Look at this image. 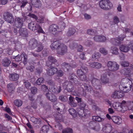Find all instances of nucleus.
Listing matches in <instances>:
<instances>
[{
  "label": "nucleus",
  "mask_w": 133,
  "mask_h": 133,
  "mask_svg": "<svg viewBox=\"0 0 133 133\" xmlns=\"http://www.w3.org/2000/svg\"><path fill=\"white\" fill-rule=\"evenodd\" d=\"M132 79L125 78L123 79L119 85V88L120 90L124 92L127 93L130 90L132 85Z\"/></svg>",
  "instance_id": "f257e3e1"
},
{
  "label": "nucleus",
  "mask_w": 133,
  "mask_h": 133,
  "mask_svg": "<svg viewBox=\"0 0 133 133\" xmlns=\"http://www.w3.org/2000/svg\"><path fill=\"white\" fill-rule=\"evenodd\" d=\"M28 27L30 29L36 32L45 34L41 26L34 22H31L29 24Z\"/></svg>",
  "instance_id": "f03ea898"
},
{
  "label": "nucleus",
  "mask_w": 133,
  "mask_h": 133,
  "mask_svg": "<svg viewBox=\"0 0 133 133\" xmlns=\"http://www.w3.org/2000/svg\"><path fill=\"white\" fill-rule=\"evenodd\" d=\"M100 7L102 9L108 10L112 7V4L109 0H102L99 3Z\"/></svg>",
  "instance_id": "7ed1b4c3"
},
{
  "label": "nucleus",
  "mask_w": 133,
  "mask_h": 133,
  "mask_svg": "<svg viewBox=\"0 0 133 133\" xmlns=\"http://www.w3.org/2000/svg\"><path fill=\"white\" fill-rule=\"evenodd\" d=\"M108 70L111 71H114L118 70L119 68V65L117 63L114 61H110L107 64Z\"/></svg>",
  "instance_id": "20e7f679"
},
{
  "label": "nucleus",
  "mask_w": 133,
  "mask_h": 133,
  "mask_svg": "<svg viewBox=\"0 0 133 133\" xmlns=\"http://www.w3.org/2000/svg\"><path fill=\"white\" fill-rule=\"evenodd\" d=\"M64 89L69 92H71L74 89V87L71 81H66L63 84Z\"/></svg>",
  "instance_id": "39448f33"
},
{
  "label": "nucleus",
  "mask_w": 133,
  "mask_h": 133,
  "mask_svg": "<svg viewBox=\"0 0 133 133\" xmlns=\"http://www.w3.org/2000/svg\"><path fill=\"white\" fill-rule=\"evenodd\" d=\"M67 46L62 43L59 48L57 50V53L59 55H63L67 52Z\"/></svg>",
  "instance_id": "423d86ee"
},
{
  "label": "nucleus",
  "mask_w": 133,
  "mask_h": 133,
  "mask_svg": "<svg viewBox=\"0 0 133 133\" xmlns=\"http://www.w3.org/2000/svg\"><path fill=\"white\" fill-rule=\"evenodd\" d=\"M78 114L81 117L85 118L88 117L90 113L89 111L87 110L78 108L77 110Z\"/></svg>",
  "instance_id": "0eeeda50"
},
{
  "label": "nucleus",
  "mask_w": 133,
  "mask_h": 133,
  "mask_svg": "<svg viewBox=\"0 0 133 133\" xmlns=\"http://www.w3.org/2000/svg\"><path fill=\"white\" fill-rule=\"evenodd\" d=\"M89 78L90 80L91 81L92 84L95 88L97 89H98L100 88V86L99 85V80L94 78L93 76L90 77V76H89Z\"/></svg>",
  "instance_id": "6e6552de"
},
{
  "label": "nucleus",
  "mask_w": 133,
  "mask_h": 133,
  "mask_svg": "<svg viewBox=\"0 0 133 133\" xmlns=\"http://www.w3.org/2000/svg\"><path fill=\"white\" fill-rule=\"evenodd\" d=\"M4 17L5 21L11 23L14 21V18L12 15L9 12L5 13L3 15Z\"/></svg>",
  "instance_id": "1a4fd4ad"
},
{
  "label": "nucleus",
  "mask_w": 133,
  "mask_h": 133,
  "mask_svg": "<svg viewBox=\"0 0 133 133\" xmlns=\"http://www.w3.org/2000/svg\"><path fill=\"white\" fill-rule=\"evenodd\" d=\"M83 92L85 91L83 94V95L85 96L87 92H90L92 90V88L89 85L84 83L82 87Z\"/></svg>",
  "instance_id": "9d476101"
},
{
  "label": "nucleus",
  "mask_w": 133,
  "mask_h": 133,
  "mask_svg": "<svg viewBox=\"0 0 133 133\" xmlns=\"http://www.w3.org/2000/svg\"><path fill=\"white\" fill-rule=\"evenodd\" d=\"M77 76L73 74L70 75L68 77L69 79L71 80V81H73L76 85L81 86V83L77 80Z\"/></svg>",
  "instance_id": "9b49d317"
},
{
  "label": "nucleus",
  "mask_w": 133,
  "mask_h": 133,
  "mask_svg": "<svg viewBox=\"0 0 133 133\" xmlns=\"http://www.w3.org/2000/svg\"><path fill=\"white\" fill-rule=\"evenodd\" d=\"M27 56L24 53H23L21 54H18L17 55V61H21L23 58V63L25 65L27 63Z\"/></svg>",
  "instance_id": "f8f14e48"
},
{
  "label": "nucleus",
  "mask_w": 133,
  "mask_h": 133,
  "mask_svg": "<svg viewBox=\"0 0 133 133\" xmlns=\"http://www.w3.org/2000/svg\"><path fill=\"white\" fill-rule=\"evenodd\" d=\"M125 37V35H120L119 36L118 39L115 38H112L111 39V42L112 44L117 45L120 43V40L122 41Z\"/></svg>",
  "instance_id": "ddd939ff"
},
{
  "label": "nucleus",
  "mask_w": 133,
  "mask_h": 133,
  "mask_svg": "<svg viewBox=\"0 0 133 133\" xmlns=\"http://www.w3.org/2000/svg\"><path fill=\"white\" fill-rule=\"evenodd\" d=\"M62 43L59 41H56L52 42L50 45V48L51 49L54 50L55 49L57 50L59 48Z\"/></svg>",
  "instance_id": "4468645a"
},
{
  "label": "nucleus",
  "mask_w": 133,
  "mask_h": 133,
  "mask_svg": "<svg viewBox=\"0 0 133 133\" xmlns=\"http://www.w3.org/2000/svg\"><path fill=\"white\" fill-rule=\"evenodd\" d=\"M39 44L37 41L35 39H31L29 43V45L32 49L36 48Z\"/></svg>",
  "instance_id": "2eb2a0df"
},
{
  "label": "nucleus",
  "mask_w": 133,
  "mask_h": 133,
  "mask_svg": "<svg viewBox=\"0 0 133 133\" xmlns=\"http://www.w3.org/2000/svg\"><path fill=\"white\" fill-rule=\"evenodd\" d=\"M107 73H105L102 74L101 77V81L104 84L108 83L109 82V79L107 77Z\"/></svg>",
  "instance_id": "dca6fc26"
},
{
  "label": "nucleus",
  "mask_w": 133,
  "mask_h": 133,
  "mask_svg": "<svg viewBox=\"0 0 133 133\" xmlns=\"http://www.w3.org/2000/svg\"><path fill=\"white\" fill-rule=\"evenodd\" d=\"M57 71V68L51 67L47 70V73L49 75H52L55 74Z\"/></svg>",
  "instance_id": "f3484780"
},
{
  "label": "nucleus",
  "mask_w": 133,
  "mask_h": 133,
  "mask_svg": "<svg viewBox=\"0 0 133 133\" xmlns=\"http://www.w3.org/2000/svg\"><path fill=\"white\" fill-rule=\"evenodd\" d=\"M112 130V127L110 124H106L105 125L103 128V131L105 133H109Z\"/></svg>",
  "instance_id": "a211bd4d"
},
{
  "label": "nucleus",
  "mask_w": 133,
  "mask_h": 133,
  "mask_svg": "<svg viewBox=\"0 0 133 133\" xmlns=\"http://www.w3.org/2000/svg\"><path fill=\"white\" fill-rule=\"evenodd\" d=\"M89 65L91 68L99 69L102 67V64L98 62H92L89 63Z\"/></svg>",
  "instance_id": "6ab92c4d"
},
{
  "label": "nucleus",
  "mask_w": 133,
  "mask_h": 133,
  "mask_svg": "<svg viewBox=\"0 0 133 133\" xmlns=\"http://www.w3.org/2000/svg\"><path fill=\"white\" fill-rule=\"evenodd\" d=\"M45 95L47 98L52 102H55L57 100L56 97L53 94L48 93Z\"/></svg>",
  "instance_id": "aec40b11"
},
{
  "label": "nucleus",
  "mask_w": 133,
  "mask_h": 133,
  "mask_svg": "<svg viewBox=\"0 0 133 133\" xmlns=\"http://www.w3.org/2000/svg\"><path fill=\"white\" fill-rule=\"evenodd\" d=\"M112 106L117 111L120 112H123V111L121 109V108L120 106L119 102H114L112 104Z\"/></svg>",
  "instance_id": "412c9836"
},
{
  "label": "nucleus",
  "mask_w": 133,
  "mask_h": 133,
  "mask_svg": "<svg viewBox=\"0 0 133 133\" xmlns=\"http://www.w3.org/2000/svg\"><path fill=\"white\" fill-rule=\"evenodd\" d=\"M129 102V101L126 102L124 100L122 101L121 102H119L120 106L121 108V109L123 111V112H121L123 113L127 111V109L125 108L127 106V104Z\"/></svg>",
  "instance_id": "4be33fe9"
},
{
  "label": "nucleus",
  "mask_w": 133,
  "mask_h": 133,
  "mask_svg": "<svg viewBox=\"0 0 133 133\" xmlns=\"http://www.w3.org/2000/svg\"><path fill=\"white\" fill-rule=\"evenodd\" d=\"M112 120L115 123L118 124H120L122 122L121 118L118 116H112Z\"/></svg>",
  "instance_id": "5701e85b"
},
{
  "label": "nucleus",
  "mask_w": 133,
  "mask_h": 133,
  "mask_svg": "<svg viewBox=\"0 0 133 133\" xmlns=\"http://www.w3.org/2000/svg\"><path fill=\"white\" fill-rule=\"evenodd\" d=\"M0 34L6 37H9L11 35V32L7 30H0Z\"/></svg>",
  "instance_id": "b1692460"
},
{
  "label": "nucleus",
  "mask_w": 133,
  "mask_h": 133,
  "mask_svg": "<svg viewBox=\"0 0 133 133\" xmlns=\"http://www.w3.org/2000/svg\"><path fill=\"white\" fill-rule=\"evenodd\" d=\"M20 36L23 37H26L28 35L27 30L25 28H21L19 31Z\"/></svg>",
  "instance_id": "393cba45"
},
{
  "label": "nucleus",
  "mask_w": 133,
  "mask_h": 133,
  "mask_svg": "<svg viewBox=\"0 0 133 133\" xmlns=\"http://www.w3.org/2000/svg\"><path fill=\"white\" fill-rule=\"evenodd\" d=\"M129 69L125 68L121 70V71L123 72V74L126 75L127 76L131 77L132 74L131 72V71Z\"/></svg>",
  "instance_id": "a878e982"
},
{
  "label": "nucleus",
  "mask_w": 133,
  "mask_h": 133,
  "mask_svg": "<svg viewBox=\"0 0 133 133\" xmlns=\"http://www.w3.org/2000/svg\"><path fill=\"white\" fill-rule=\"evenodd\" d=\"M62 66V68L65 72L69 71L71 68V66L66 63H63Z\"/></svg>",
  "instance_id": "bb28decb"
},
{
  "label": "nucleus",
  "mask_w": 133,
  "mask_h": 133,
  "mask_svg": "<svg viewBox=\"0 0 133 133\" xmlns=\"http://www.w3.org/2000/svg\"><path fill=\"white\" fill-rule=\"evenodd\" d=\"M11 63L10 61L7 58H5L2 61V64L5 66H8Z\"/></svg>",
  "instance_id": "cd10ccee"
},
{
  "label": "nucleus",
  "mask_w": 133,
  "mask_h": 133,
  "mask_svg": "<svg viewBox=\"0 0 133 133\" xmlns=\"http://www.w3.org/2000/svg\"><path fill=\"white\" fill-rule=\"evenodd\" d=\"M119 49L121 51L127 52L129 50V47L125 45H122L119 47Z\"/></svg>",
  "instance_id": "c85d7f7f"
},
{
  "label": "nucleus",
  "mask_w": 133,
  "mask_h": 133,
  "mask_svg": "<svg viewBox=\"0 0 133 133\" xmlns=\"http://www.w3.org/2000/svg\"><path fill=\"white\" fill-rule=\"evenodd\" d=\"M49 90L50 92L52 93L56 92L59 93L61 91L60 87H59V89H57L54 87V85L51 86L49 87Z\"/></svg>",
  "instance_id": "c756f323"
},
{
  "label": "nucleus",
  "mask_w": 133,
  "mask_h": 133,
  "mask_svg": "<svg viewBox=\"0 0 133 133\" xmlns=\"http://www.w3.org/2000/svg\"><path fill=\"white\" fill-rule=\"evenodd\" d=\"M87 32L89 35L95 36L97 35V33L96 30L92 29H89L87 30Z\"/></svg>",
  "instance_id": "7c9ffc66"
},
{
  "label": "nucleus",
  "mask_w": 133,
  "mask_h": 133,
  "mask_svg": "<svg viewBox=\"0 0 133 133\" xmlns=\"http://www.w3.org/2000/svg\"><path fill=\"white\" fill-rule=\"evenodd\" d=\"M92 119L94 121L101 122L103 121L104 120V118H102L98 116H93Z\"/></svg>",
  "instance_id": "2f4dec72"
},
{
  "label": "nucleus",
  "mask_w": 133,
  "mask_h": 133,
  "mask_svg": "<svg viewBox=\"0 0 133 133\" xmlns=\"http://www.w3.org/2000/svg\"><path fill=\"white\" fill-rule=\"evenodd\" d=\"M69 112L70 114L72 116L74 117H75L77 116V113L73 108H71L69 109Z\"/></svg>",
  "instance_id": "473e14b6"
},
{
  "label": "nucleus",
  "mask_w": 133,
  "mask_h": 133,
  "mask_svg": "<svg viewBox=\"0 0 133 133\" xmlns=\"http://www.w3.org/2000/svg\"><path fill=\"white\" fill-rule=\"evenodd\" d=\"M76 31V30L75 29L73 28H70L67 33V35L68 36H70L73 35L75 32Z\"/></svg>",
  "instance_id": "72a5a7b5"
},
{
  "label": "nucleus",
  "mask_w": 133,
  "mask_h": 133,
  "mask_svg": "<svg viewBox=\"0 0 133 133\" xmlns=\"http://www.w3.org/2000/svg\"><path fill=\"white\" fill-rule=\"evenodd\" d=\"M119 22V19L117 16H115L113 18V21H111L110 24L111 26L112 25H115V24H117Z\"/></svg>",
  "instance_id": "f704fd0d"
},
{
  "label": "nucleus",
  "mask_w": 133,
  "mask_h": 133,
  "mask_svg": "<svg viewBox=\"0 0 133 133\" xmlns=\"http://www.w3.org/2000/svg\"><path fill=\"white\" fill-rule=\"evenodd\" d=\"M23 21L22 18H17V28H20L23 25Z\"/></svg>",
  "instance_id": "c9c22d12"
},
{
  "label": "nucleus",
  "mask_w": 133,
  "mask_h": 133,
  "mask_svg": "<svg viewBox=\"0 0 133 133\" xmlns=\"http://www.w3.org/2000/svg\"><path fill=\"white\" fill-rule=\"evenodd\" d=\"M110 51L112 54L115 55H118V49L115 46H112L111 48Z\"/></svg>",
  "instance_id": "e433bc0d"
},
{
  "label": "nucleus",
  "mask_w": 133,
  "mask_h": 133,
  "mask_svg": "<svg viewBox=\"0 0 133 133\" xmlns=\"http://www.w3.org/2000/svg\"><path fill=\"white\" fill-rule=\"evenodd\" d=\"M49 130V128L48 126L44 125L41 129V130L40 131V133H47V132Z\"/></svg>",
  "instance_id": "4c0bfd02"
},
{
  "label": "nucleus",
  "mask_w": 133,
  "mask_h": 133,
  "mask_svg": "<svg viewBox=\"0 0 133 133\" xmlns=\"http://www.w3.org/2000/svg\"><path fill=\"white\" fill-rule=\"evenodd\" d=\"M8 91L9 92H11L14 90L15 89L14 85L12 83H9L7 85Z\"/></svg>",
  "instance_id": "58836bf2"
},
{
  "label": "nucleus",
  "mask_w": 133,
  "mask_h": 133,
  "mask_svg": "<svg viewBox=\"0 0 133 133\" xmlns=\"http://www.w3.org/2000/svg\"><path fill=\"white\" fill-rule=\"evenodd\" d=\"M9 78L10 80L12 81H16L17 80V74L12 73L10 74Z\"/></svg>",
  "instance_id": "ea45409f"
},
{
  "label": "nucleus",
  "mask_w": 133,
  "mask_h": 133,
  "mask_svg": "<svg viewBox=\"0 0 133 133\" xmlns=\"http://www.w3.org/2000/svg\"><path fill=\"white\" fill-rule=\"evenodd\" d=\"M58 29L57 26L55 24H53L50 26V30L52 32H55Z\"/></svg>",
  "instance_id": "a19ab883"
},
{
  "label": "nucleus",
  "mask_w": 133,
  "mask_h": 133,
  "mask_svg": "<svg viewBox=\"0 0 133 133\" xmlns=\"http://www.w3.org/2000/svg\"><path fill=\"white\" fill-rule=\"evenodd\" d=\"M72 129L70 128H67L64 129L62 131V133H73Z\"/></svg>",
  "instance_id": "79ce46f5"
},
{
  "label": "nucleus",
  "mask_w": 133,
  "mask_h": 133,
  "mask_svg": "<svg viewBox=\"0 0 133 133\" xmlns=\"http://www.w3.org/2000/svg\"><path fill=\"white\" fill-rule=\"evenodd\" d=\"M101 56L100 54L98 52H95L92 55V57L94 59H98Z\"/></svg>",
  "instance_id": "37998d69"
},
{
  "label": "nucleus",
  "mask_w": 133,
  "mask_h": 133,
  "mask_svg": "<svg viewBox=\"0 0 133 133\" xmlns=\"http://www.w3.org/2000/svg\"><path fill=\"white\" fill-rule=\"evenodd\" d=\"M48 60L50 62L53 63L55 64L57 62V60L54 57L50 56L48 57Z\"/></svg>",
  "instance_id": "c03bdc74"
},
{
  "label": "nucleus",
  "mask_w": 133,
  "mask_h": 133,
  "mask_svg": "<svg viewBox=\"0 0 133 133\" xmlns=\"http://www.w3.org/2000/svg\"><path fill=\"white\" fill-rule=\"evenodd\" d=\"M32 5L34 6L36 8H39L41 6L42 4L41 1L39 0L38 1H36Z\"/></svg>",
  "instance_id": "a18cd8bd"
},
{
  "label": "nucleus",
  "mask_w": 133,
  "mask_h": 133,
  "mask_svg": "<svg viewBox=\"0 0 133 133\" xmlns=\"http://www.w3.org/2000/svg\"><path fill=\"white\" fill-rule=\"evenodd\" d=\"M99 52L102 54L104 55H106L108 54V52L104 48H100L99 50Z\"/></svg>",
  "instance_id": "49530a36"
},
{
  "label": "nucleus",
  "mask_w": 133,
  "mask_h": 133,
  "mask_svg": "<svg viewBox=\"0 0 133 133\" xmlns=\"http://www.w3.org/2000/svg\"><path fill=\"white\" fill-rule=\"evenodd\" d=\"M44 82V79L43 78L40 77L38 78L36 81V84L38 85H40L41 83H43Z\"/></svg>",
  "instance_id": "de8ad7c7"
},
{
  "label": "nucleus",
  "mask_w": 133,
  "mask_h": 133,
  "mask_svg": "<svg viewBox=\"0 0 133 133\" xmlns=\"http://www.w3.org/2000/svg\"><path fill=\"white\" fill-rule=\"evenodd\" d=\"M91 129L94 130L96 131H99L101 129V127L100 125L98 124H96L94 127H91Z\"/></svg>",
  "instance_id": "09e8293b"
},
{
  "label": "nucleus",
  "mask_w": 133,
  "mask_h": 133,
  "mask_svg": "<svg viewBox=\"0 0 133 133\" xmlns=\"http://www.w3.org/2000/svg\"><path fill=\"white\" fill-rule=\"evenodd\" d=\"M37 47L36 51L37 52H39L41 51L43 49V47L42 45L39 44L38 45Z\"/></svg>",
  "instance_id": "8fccbe9b"
},
{
  "label": "nucleus",
  "mask_w": 133,
  "mask_h": 133,
  "mask_svg": "<svg viewBox=\"0 0 133 133\" xmlns=\"http://www.w3.org/2000/svg\"><path fill=\"white\" fill-rule=\"evenodd\" d=\"M117 91H116L114 92L111 95V97L113 98H119L120 97V96H117Z\"/></svg>",
  "instance_id": "3c124183"
},
{
  "label": "nucleus",
  "mask_w": 133,
  "mask_h": 133,
  "mask_svg": "<svg viewBox=\"0 0 133 133\" xmlns=\"http://www.w3.org/2000/svg\"><path fill=\"white\" fill-rule=\"evenodd\" d=\"M107 39L105 36L102 35L100 36V42H104L106 41Z\"/></svg>",
  "instance_id": "603ef678"
},
{
  "label": "nucleus",
  "mask_w": 133,
  "mask_h": 133,
  "mask_svg": "<svg viewBox=\"0 0 133 133\" xmlns=\"http://www.w3.org/2000/svg\"><path fill=\"white\" fill-rule=\"evenodd\" d=\"M77 44L74 42H72L69 45V47L71 49H73L75 48L77 46Z\"/></svg>",
  "instance_id": "864d4df0"
},
{
  "label": "nucleus",
  "mask_w": 133,
  "mask_h": 133,
  "mask_svg": "<svg viewBox=\"0 0 133 133\" xmlns=\"http://www.w3.org/2000/svg\"><path fill=\"white\" fill-rule=\"evenodd\" d=\"M41 88L42 90L44 92L48 91L49 90L48 87L45 85H42Z\"/></svg>",
  "instance_id": "5fc2aeb1"
},
{
  "label": "nucleus",
  "mask_w": 133,
  "mask_h": 133,
  "mask_svg": "<svg viewBox=\"0 0 133 133\" xmlns=\"http://www.w3.org/2000/svg\"><path fill=\"white\" fill-rule=\"evenodd\" d=\"M84 72L82 71V70L80 69H78L77 71V74L79 77L81 76H82L84 74Z\"/></svg>",
  "instance_id": "6e6d98bb"
},
{
  "label": "nucleus",
  "mask_w": 133,
  "mask_h": 133,
  "mask_svg": "<svg viewBox=\"0 0 133 133\" xmlns=\"http://www.w3.org/2000/svg\"><path fill=\"white\" fill-rule=\"evenodd\" d=\"M95 89H94V88H93V92L94 93L93 94L94 95L95 97H99L100 96V94L98 92V91H97V90H96V89L95 88Z\"/></svg>",
  "instance_id": "4d7b16f0"
},
{
  "label": "nucleus",
  "mask_w": 133,
  "mask_h": 133,
  "mask_svg": "<svg viewBox=\"0 0 133 133\" xmlns=\"http://www.w3.org/2000/svg\"><path fill=\"white\" fill-rule=\"evenodd\" d=\"M59 99L60 100L64 102L66 101L68 99L66 96H60L59 97Z\"/></svg>",
  "instance_id": "13d9d810"
},
{
  "label": "nucleus",
  "mask_w": 133,
  "mask_h": 133,
  "mask_svg": "<svg viewBox=\"0 0 133 133\" xmlns=\"http://www.w3.org/2000/svg\"><path fill=\"white\" fill-rule=\"evenodd\" d=\"M79 108L84 109L85 107L86 106V104L83 102L80 103L79 105Z\"/></svg>",
  "instance_id": "bf43d9fd"
},
{
  "label": "nucleus",
  "mask_w": 133,
  "mask_h": 133,
  "mask_svg": "<svg viewBox=\"0 0 133 133\" xmlns=\"http://www.w3.org/2000/svg\"><path fill=\"white\" fill-rule=\"evenodd\" d=\"M31 93L34 94H36L37 92V89L35 87H32L31 89Z\"/></svg>",
  "instance_id": "052dcab7"
},
{
  "label": "nucleus",
  "mask_w": 133,
  "mask_h": 133,
  "mask_svg": "<svg viewBox=\"0 0 133 133\" xmlns=\"http://www.w3.org/2000/svg\"><path fill=\"white\" fill-rule=\"evenodd\" d=\"M95 41L97 42H100V36L95 35L93 38Z\"/></svg>",
  "instance_id": "680f3d73"
},
{
  "label": "nucleus",
  "mask_w": 133,
  "mask_h": 133,
  "mask_svg": "<svg viewBox=\"0 0 133 133\" xmlns=\"http://www.w3.org/2000/svg\"><path fill=\"white\" fill-rule=\"evenodd\" d=\"M85 53L84 52L81 53L79 56L80 58L82 60H85L86 57H85Z\"/></svg>",
  "instance_id": "e2e57ef3"
},
{
  "label": "nucleus",
  "mask_w": 133,
  "mask_h": 133,
  "mask_svg": "<svg viewBox=\"0 0 133 133\" xmlns=\"http://www.w3.org/2000/svg\"><path fill=\"white\" fill-rule=\"evenodd\" d=\"M56 72H57V74L58 76L59 77H62L63 75V71L61 70H57Z\"/></svg>",
  "instance_id": "0e129e2a"
},
{
  "label": "nucleus",
  "mask_w": 133,
  "mask_h": 133,
  "mask_svg": "<svg viewBox=\"0 0 133 133\" xmlns=\"http://www.w3.org/2000/svg\"><path fill=\"white\" fill-rule=\"evenodd\" d=\"M25 87L27 89H28L31 86L30 83L28 81H26L24 82Z\"/></svg>",
  "instance_id": "69168bd1"
},
{
  "label": "nucleus",
  "mask_w": 133,
  "mask_h": 133,
  "mask_svg": "<svg viewBox=\"0 0 133 133\" xmlns=\"http://www.w3.org/2000/svg\"><path fill=\"white\" fill-rule=\"evenodd\" d=\"M121 65L124 67L128 66L129 65V63L127 61H123L121 62Z\"/></svg>",
  "instance_id": "338daca9"
},
{
  "label": "nucleus",
  "mask_w": 133,
  "mask_h": 133,
  "mask_svg": "<svg viewBox=\"0 0 133 133\" xmlns=\"http://www.w3.org/2000/svg\"><path fill=\"white\" fill-rule=\"evenodd\" d=\"M79 77L80 79L82 81H85L87 79L86 76L84 74L83 75H82V76H80Z\"/></svg>",
  "instance_id": "774afa93"
}]
</instances>
